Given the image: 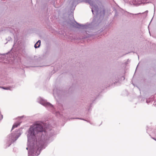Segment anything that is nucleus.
Segmentation results:
<instances>
[{"label":"nucleus","instance_id":"nucleus-1","mask_svg":"<svg viewBox=\"0 0 156 156\" xmlns=\"http://www.w3.org/2000/svg\"><path fill=\"white\" fill-rule=\"evenodd\" d=\"M52 135L50 134V133H47L41 123L34 124L31 126L27 135L28 147L26 149H29L28 156L39 155L41 151L46 147L47 140Z\"/></svg>","mask_w":156,"mask_h":156},{"label":"nucleus","instance_id":"nucleus-2","mask_svg":"<svg viewBox=\"0 0 156 156\" xmlns=\"http://www.w3.org/2000/svg\"><path fill=\"white\" fill-rule=\"evenodd\" d=\"M21 134L18 130H17L15 133H12L9 135L6 139V146L8 147L12 143L17 140Z\"/></svg>","mask_w":156,"mask_h":156},{"label":"nucleus","instance_id":"nucleus-3","mask_svg":"<svg viewBox=\"0 0 156 156\" xmlns=\"http://www.w3.org/2000/svg\"><path fill=\"white\" fill-rule=\"evenodd\" d=\"M38 102L47 108L48 110L54 113L55 110L53 105L50 103L47 102L46 101L40 97L38 99Z\"/></svg>","mask_w":156,"mask_h":156},{"label":"nucleus","instance_id":"nucleus-4","mask_svg":"<svg viewBox=\"0 0 156 156\" xmlns=\"http://www.w3.org/2000/svg\"><path fill=\"white\" fill-rule=\"evenodd\" d=\"M86 2L88 3L91 6L92 11L93 14L95 13L97 15L98 14L99 12L98 8L97 5H94L93 2L91 0H85Z\"/></svg>","mask_w":156,"mask_h":156},{"label":"nucleus","instance_id":"nucleus-5","mask_svg":"<svg viewBox=\"0 0 156 156\" xmlns=\"http://www.w3.org/2000/svg\"><path fill=\"white\" fill-rule=\"evenodd\" d=\"M75 22L77 24V25L76 26H75V27L78 28H82L83 29H87L90 28L91 26V24H85V25H83L78 23L76 21Z\"/></svg>","mask_w":156,"mask_h":156},{"label":"nucleus","instance_id":"nucleus-6","mask_svg":"<svg viewBox=\"0 0 156 156\" xmlns=\"http://www.w3.org/2000/svg\"><path fill=\"white\" fill-rule=\"evenodd\" d=\"M14 86H10L7 87H0L3 89L6 90H11L13 88H15Z\"/></svg>","mask_w":156,"mask_h":156},{"label":"nucleus","instance_id":"nucleus-7","mask_svg":"<svg viewBox=\"0 0 156 156\" xmlns=\"http://www.w3.org/2000/svg\"><path fill=\"white\" fill-rule=\"evenodd\" d=\"M21 122H19L16 123H15L13 125L11 131L13 130L14 128L17 127L19 125Z\"/></svg>","mask_w":156,"mask_h":156},{"label":"nucleus","instance_id":"nucleus-8","mask_svg":"<svg viewBox=\"0 0 156 156\" xmlns=\"http://www.w3.org/2000/svg\"><path fill=\"white\" fill-rule=\"evenodd\" d=\"M147 0H135V2L136 4H140L142 3H144L145 1Z\"/></svg>","mask_w":156,"mask_h":156},{"label":"nucleus","instance_id":"nucleus-9","mask_svg":"<svg viewBox=\"0 0 156 156\" xmlns=\"http://www.w3.org/2000/svg\"><path fill=\"white\" fill-rule=\"evenodd\" d=\"M41 41L38 40L37 42L35 44L34 47L35 48H39L40 45Z\"/></svg>","mask_w":156,"mask_h":156},{"label":"nucleus","instance_id":"nucleus-10","mask_svg":"<svg viewBox=\"0 0 156 156\" xmlns=\"http://www.w3.org/2000/svg\"><path fill=\"white\" fill-rule=\"evenodd\" d=\"M55 115L56 116H58L60 115L59 112H55Z\"/></svg>","mask_w":156,"mask_h":156},{"label":"nucleus","instance_id":"nucleus-11","mask_svg":"<svg viewBox=\"0 0 156 156\" xmlns=\"http://www.w3.org/2000/svg\"><path fill=\"white\" fill-rule=\"evenodd\" d=\"M0 120L2 119L3 118V115L0 114Z\"/></svg>","mask_w":156,"mask_h":156},{"label":"nucleus","instance_id":"nucleus-12","mask_svg":"<svg viewBox=\"0 0 156 156\" xmlns=\"http://www.w3.org/2000/svg\"><path fill=\"white\" fill-rule=\"evenodd\" d=\"M130 14H133V15H138V14H141V13H138L135 14H132V13H130Z\"/></svg>","mask_w":156,"mask_h":156},{"label":"nucleus","instance_id":"nucleus-13","mask_svg":"<svg viewBox=\"0 0 156 156\" xmlns=\"http://www.w3.org/2000/svg\"><path fill=\"white\" fill-rule=\"evenodd\" d=\"M151 138L153 139L154 140H156V139H155V138H154V137H151Z\"/></svg>","mask_w":156,"mask_h":156},{"label":"nucleus","instance_id":"nucleus-14","mask_svg":"<svg viewBox=\"0 0 156 156\" xmlns=\"http://www.w3.org/2000/svg\"><path fill=\"white\" fill-rule=\"evenodd\" d=\"M103 15H104V13H105V11L104 10H103Z\"/></svg>","mask_w":156,"mask_h":156},{"label":"nucleus","instance_id":"nucleus-15","mask_svg":"<svg viewBox=\"0 0 156 156\" xmlns=\"http://www.w3.org/2000/svg\"><path fill=\"white\" fill-rule=\"evenodd\" d=\"M76 119H79V118H76Z\"/></svg>","mask_w":156,"mask_h":156},{"label":"nucleus","instance_id":"nucleus-16","mask_svg":"<svg viewBox=\"0 0 156 156\" xmlns=\"http://www.w3.org/2000/svg\"><path fill=\"white\" fill-rule=\"evenodd\" d=\"M146 102H147V103H148L147 100L146 101Z\"/></svg>","mask_w":156,"mask_h":156},{"label":"nucleus","instance_id":"nucleus-17","mask_svg":"<svg viewBox=\"0 0 156 156\" xmlns=\"http://www.w3.org/2000/svg\"><path fill=\"white\" fill-rule=\"evenodd\" d=\"M1 62H2L4 63L5 62H4V61H1Z\"/></svg>","mask_w":156,"mask_h":156},{"label":"nucleus","instance_id":"nucleus-18","mask_svg":"<svg viewBox=\"0 0 156 156\" xmlns=\"http://www.w3.org/2000/svg\"><path fill=\"white\" fill-rule=\"evenodd\" d=\"M123 77V79H124H124H125V78H124V77Z\"/></svg>","mask_w":156,"mask_h":156}]
</instances>
